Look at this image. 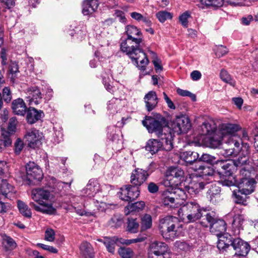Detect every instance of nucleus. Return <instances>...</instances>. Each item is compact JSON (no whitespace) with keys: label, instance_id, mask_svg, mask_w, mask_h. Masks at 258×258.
<instances>
[{"label":"nucleus","instance_id":"nucleus-24","mask_svg":"<svg viewBox=\"0 0 258 258\" xmlns=\"http://www.w3.org/2000/svg\"><path fill=\"white\" fill-rule=\"evenodd\" d=\"M25 93L26 98L31 105H38L42 98V94L37 87L34 86L27 88Z\"/></svg>","mask_w":258,"mask_h":258},{"label":"nucleus","instance_id":"nucleus-56","mask_svg":"<svg viewBox=\"0 0 258 258\" xmlns=\"http://www.w3.org/2000/svg\"><path fill=\"white\" fill-rule=\"evenodd\" d=\"M122 224V221L121 219L117 216H113L108 221V225L114 228H117L120 226Z\"/></svg>","mask_w":258,"mask_h":258},{"label":"nucleus","instance_id":"nucleus-18","mask_svg":"<svg viewBox=\"0 0 258 258\" xmlns=\"http://www.w3.org/2000/svg\"><path fill=\"white\" fill-rule=\"evenodd\" d=\"M26 178L31 184L33 180L40 181L43 177L41 168L34 162H30L26 165Z\"/></svg>","mask_w":258,"mask_h":258},{"label":"nucleus","instance_id":"nucleus-11","mask_svg":"<svg viewBox=\"0 0 258 258\" xmlns=\"http://www.w3.org/2000/svg\"><path fill=\"white\" fill-rule=\"evenodd\" d=\"M104 186H101L97 181L90 180L86 186L82 190V195L92 198L91 201L93 204H98L99 200L105 196V193L103 191Z\"/></svg>","mask_w":258,"mask_h":258},{"label":"nucleus","instance_id":"nucleus-45","mask_svg":"<svg viewBox=\"0 0 258 258\" xmlns=\"http://www.w3.org/2000/svg\"><path fill=\"white\" fill-rule=\"evenodd\" d=\"M226 0H200L201 5L204 6H212L213 7L219 8L222 7Z\"/></svg>","mask_w":258,"mask_h":258},{"label":"nucleus","instance_id":"nucleus-59","mask_svg":"<svg viewBox=\"0 0 258 258\" xmlns=\"http://www.w3.org/2000/svg\"><path fill=\"white\" fill-rule=\"evenodd\" d=\"M176 91L180 96L183 97L188 96L189 97L192 101H195L196 100V95L188 91L178 88Z\"/></svg>","mask_w":258,"mask_h":258},{"label":"nucleus","instance_id":"nucleus-12","mask_svg":"<svg viewBox=\"0 0 258 258\" xmlns=\"http://www.w3.org/2000/svg\"><path fill=\"white\" fill-rule=\"evenodd\" d=\"M184 180V173L178 167H170L166 172L162 184L166 187H176Z\"/></svg>","mask_w":258,"mask_h":258},{"label":"nucleus","instance_id":"nucleus-30","mask_svg":"<svg viewBox=\"0 0 258 258\" xmlns=\"http://www.w3.org/2000/svg\"><path fill=\"white\" fill-rule=\"evenodd\" d=\"M12 108L15 114L24 116L26 112L27 107L24 100L19 98L13 101Z\"/></svg>","mask_w":258,"mask_h":258},{"label":"nucleus","instance_id":"nucleus-31","mask_svg":"<svg viewBox=\"0 0 258 258\" xmlns=\"http://www.w3.org/2000/svg\"><path fill=\"white\" fill-rule=\"evenodd\" d=\"M207 186V187L209 188L207 193L208 198L212 203H216L217 200L220 197L221 189L220 187L217 185L216 184L213 183L211 184L209 183Z\"/></svg>","mask_w":258,"mask_h":258},{"label":"nucleus","instance_id":"nucleus-38","mask_svg":"<svg viewBox=\"0 0 258 258\" xmlns=\"http://www.w3.org/2000/svg\"><path fill=\"white\" fill-rule=\"evenodd\" d=\"M0 190L2 195L6 198H11V195L15 193L14 186L9 184L6 180H3L2 181Z\"/></svg>","mask_w":258,"mask_h":258},{"label":"nucleus","instance_id":"nucleus-48","mask_svg":"<svg viewBox=\"0 0 258 258\" xmlns=\"http://www.w3.org/2000/svg\"><path fill=\"white\" fill-rule=\"evenodd\" d=\"M220 174H222L223 176H225V178L222 177L221 178L220 183L223 186H226L228 187H230L231 186H233L234 185V182L231 179L232 175H226L225 173H224V170L222 169V171H219Z\"/></svg>","mask_w":258,"mask_h":258},{"label":"nucleus","instance_id":"nucleus-29","mask_svg":"<svg viewBox=\"0 0 258 258\" xmlns=\"http://www.w3.org/2000/svg\"><path fill=\"white\" fill-rule=\"evenodd\" d=\"M241 128L240 126L235 123H222L219 130L224 137L233 136L232 135L238 131Z\"/></svg>","mask_w":258,"mask_h":258},{"label":"nucleus","instance_id":"nucleus-8","mask_svg":"<svg viewBox=\"0 0 258 258\" xmlns=\"http://www.w3.org/2000/svg\"><path fill=\"white\" fill-rule=\"evenodd\" d=\"M179 223L177 218L168 216L160 220L159 228L163 238L166 239H173L178 235L177 228Z\"/></svg>","mask_w":258,"mask_h":258},{"label":"nucleus","instance_id":"nucleus-54","mask_svg":"<svg viewBox=\"0 0 258 258\" xmlns=\"http://www.w3.org/2000/svg\"><path fill=\"white\" fill-rule=\"evenodd\" d=\"M156 17L160 22L163 23L167 19L172 18L171 14L166 11H160L156 14Z\"/></svg>","mask_w":258,"mask_h":258},{"label":"nucleus","instance_id":"nucleus-50","mask_svg":"<svg viewBox=\"0 0 258 258\" xmlns=\"http://www.w3.org/2000/svg\"><path fill=\"white\" fill-rule=\"evenodd\" d=\"M12 134L6 130H2L1 132L2 141H3L5 147H9L11 145L12 141L11 136Z\"/></svg>","mask_w":258,"mask_h":258},{"label":"nucleus","instance_id":"nucleus-39","mask_svg":"<svg viewBox=\"0 0 258 258\" xmlns=\"http://www.w3.org/2000/svg\"><path fill=\"white\" fill-rule=\"evenodd\" d=\"M145 206V204L143 201H139L132 204H128L125 208V214L128 215L131 213L142 210L144 208Z\"/></svg>","mask_w":258,"mask_h":258},{"label":"nucleus","instance_id":"nucleus-1","mask_svg":"<svg viewBox=\"0 0 258 258\" xmlns=\"http://www.w3.org/2000/svg\"><path fill=\"white\" fill-rule=\"evenodd\" d=\"M52 195L50 191L44 188H35L32 190L31 198L36 202H30V206L33 208L36 211L47 214H53L56 212V209L53 207L52 204L43 201L48 200Z\"/></svg>","mask_w":258,"mask_h":258},{"label":"nucleus","instance_id":"nucleus-57","mask_svg":"<svg viewBox=\"0 0 258 258\" xmlns=\"http://www.w3.org/2000/svg\"><path fill=\"white\" fill-rule=\"evenodd\" d=\"M131 17L138 21H143L145 23L148 24L150 23V21L148 19L144 17L141 14L137 12H133L131 13Z\"/></svg>","mask_w":258,"mask_h":258},{"label":"nucleus","instance_id":"nucleus-43","mask_svg":"<svg viewBox=\"0 0 258 258\" xmlns=\"http://www.w3.org/2000/svg\"><path fill=\"white\" fill-rule=\"evenodd\" d=\"M141 231H145L150 229L152 225V217L149 214H145L141 219Z\"/></svg>","mask_w":258,"mask_h":258},{"label":"nucleus","instance_id":"nucleus-49","mask_svg":"<svg viewBox=\"0 0 258 258\" xmlns=\"http://www.w3.org/2000/svg\"><path fill=\"white\" fill-rule=\"evenodd\" d=\"M9 71L10 73L9 77L11 81L14 82L15 80L17 74L19 72V68L18 64L15 61H11L9 66Z\"/></svg>","mask_w":258,"mask_h":258},{"label":"nucleus","instance_id":"nucleus-52","mask_svg":"<svg viewBox=\"0 0 258 258\" xmlns=\"http://www.w3.org/2000/svg\"><path fill=\"white\" fill-rule=\"evenodd\" d=\"M221 79L225 82L229 84L232 86L235 85V81L231 78L230 75L225 70H222L220 73Z\"/></svg>","mask_w":258,"mask_h":258},{"label":"nucleus","instance_id":"nucleus-20","mask_svg":"<svg viewBox=\"0 0 258 258\" xmlns=\"http://www.w3.org/2000/svg\"><path fill=\"white\" fill-rule=\"evenodd\" d=\"M101 199L99 200L98 204H93L94 206L96 207V209H93L91 210H85L84 209H82L79 206L74 207V209L75 210V212L79 215L83 216H85L86 217H90V216H95L96 214V211H100L101 212L104 211L109 208V206H110V204H107L105 202H103L101 201Z\"/></svg>","mask_w":258,"mask_h":258},{"label":"nucleus","instance_id":"nucleus-2","mask_svg":"<svg viewBox=\"0 0 258 258\" xmlns=\"http://www.w3.org/2000/svg\"><path fill=\"white\" fill-rule=\"evenodd\" d=\"M231 245L235 251V255L239 257H245L248 253L250 247L249 244L239 238L233 239L229 234H226L221 237L217 242V248L220 251H224Z\"/></svg>","mask_w":258,"mask_h":258},{"label":"nucleus","instance_id":"nucleus-47","mask_svg":"<svg viewBox=\"0 0 258 258\" xmlns=\"http://www.w3.org/2000/svg\"><path fill=\"white\" fill-rule=\"evenodd\" d=\"M253 171V169L252 166L250 164H246L240 170V178H253L251 177V174Z\"/></svg>","mask_w":258,"mask_h":258},{"label":"nucleus","instance_id":"nucleus-17","mask_svg":"<svg viewBox=\"0 0 258 258\" xmlns=\"http://www.w3.org/2000/svg\"><path fill=\"white\" fill-rule=\"evenodd\" d=\"M42 137V134L38 130L31 128L26 132L24 139L29 147L35 149L41 144V140Z\"/></svg>","mask_w":258,"mask_h":258},{"label":"nucleus","instance_id":"nucleus-26","mask_svg":"<svg viewBox=\"0 0 258 258\" xmlns=\"http://www.w3.org/2000/svg\"><path fill=\"white\" fill-rule=\"evenodd\" d=\"M210 181L205 182L202 178L192 179L189 183L188 185L186 186L187 191L190 194H197L203 189L205 186H207Z\"/></svg>","mask_w":258,"mask_h":258},{"label":"nucleus","instance_id":"nucleus-63","mask_svg":"<svg viewBox=\"0 0 258 258\" xmlns=\"http://www.w3.org/2000/svg\"><path fill=\"white\" fill-rule=\"evenodd\" d=\"M227 52L228 49L223 45H219L217 46L216 49H215V54L216 56L218 57L223 56Z\"/></svg>","mask_w":258,"mask_h":258},{"label":"nucleus","instance_id":"nucleus-3","mask_svg":"<svg viewBox=\"0 0 258 258\" xmlns=\"http://www.w3.org/2000/svg\"><path fill=\"white\" fill-rule=\"evenodd\" d=\"M202 134L205 135L203 142L208 147L218 148L222 143V140L225 142L228 137H224L219 130L217 128L214 122H205L201 126Z\"/></svg>","mask_w":258,"mask_h":258},{"label":"nucleus","instance_id":"nucleus-40","mask_svg":"<svg viewBox=\"0 0 258 258\" xmlns=\"http://www.w3.org/2000/svg\"><path fill=\"white\" fill-rule=\"evenodd\" d=\"M3 244L5 250L7 251H12L17 246L15 240L7 235L3 236Z\"/></svg>","mask_w":258,"mask_h":258},{"label":"nucleus","instance_id":"nucleus-62","mask_svg":"<svg viewBox=\"0 0 258 258\" xmlns=\"http://www.w3.org/2000/svg\"><path fill=\"white\" fill-rule=\"evenodd\" d=\"M55 239V232L51 228H47L45 232V239L52 242Z\"/></svg>","mask_w":258,"mask_h":258},{"label":"nucleus","instance_id":"nucleus-5","mask_svg":"<svg viewBox=\"0 0 258 258\" xmlns=\"http://www.w3.org/2000/svg\"><path fill=\"white\" fill-rule=\"evenodd\" d=\"M157 137L159 140L151 139L148 141L145 146L146 151L153 155L161 150L169 151L173 149V136L170 132Z\"/></svg>","mask_w":258,"mask_h":258},{"label":"nucleus","instance_id":"nucleus-55","mask_svg":"<svg viewBox=\"0 0 258 258\" xmlns=\"http://www.w3.org/2000/svg\"><path fill=\"white\" fill-rule=\"evenodd\" d=\"M2 97L6 103H9L12 99V92L9 87H5L3 89Z\"/></svg>","mask_w":258,"mask_h":258},{"label":"nucleus","instance_id":"nucleus-42","mask_svg":"<svg viewBox=\"0 0 258 258\" xmlns=\"http://www.w3.org/2000/svg\"><path fill=\"white\" fill-rule=\"evenodd\" d=\"M17 206L20 213L26 218H30L32 216V213L30 209L23 201H17Z\"/></svg>","mask_w":258,"mask_h":258},{"label":"nucleus","instance_id":"nucleus-61","mask_svg":"<svg viewBox=\"0 0 258 258\" xmlns=\"http://www.w3.org/2000/svg\"><path fill=\"white\" fill-rule=\"evenodd\" d=\"M150 53L153 54V56L154 57V59L152 61L156 71L157 72H161L162 70V67L161 65V61L157 58L156 54L153 51H151Z\"/></svg>","mask_w":258,"mask_h":258},{"label":"nucleus","instance_id":"nucleus-28","mask_svg":"<svg viewBox=\"0 0 258 258\" xmlns=\"http://www.w3.org/2000/svg\"><path fill=\"white\" fill-rule=\"evenodd\" d=\"M44 116V113L42 110H37L32 107H30L26 112V120L29 124L36 122Z\"/></svg>","mask_w":258,"mask_h":258},{"label":"nucleus","instance_id":"nucleus-44","mask_svg":"<svg viewBox=\"0 0 258 258\" xmlns=\"http://www.w3.org/2000/svg\"><path fill=\"white\" fill-rule=\"evenodd\" d=\"M117 239L115 237H106L103 240V243L105 245L108 252L113 253L114 252L115 246Z\"/></svg>","mask_w":258,"mask_h":258},{"label":"nucleus","instance_id":"nucleus-35","mask_svg":"<svg viewBox=\"0 0 258 258\" xmlns=\"http://www.w3.org/2000/svg\"><path fill=\"white\" fill-rule=\"evenodd\" d=\"M122 106L123 104L120 99L113 98L109 101L107 104V110L110 114H114L115 112H117Z\"/></svg>","mask_w":258,"mask_h":258},{"label":"nucleus","instance_id":"nucleus-23","mask_svg":"<svg viewBox=\"0 0 258 258\" xmlns=\"http://www.w3.org/2000/svg\"><path fill=\"white\" fill-rule=\"evenodd\" d=\"M233 212L235 214L232 222V228L235 235H238L240 233L241 229H243V223L244 221V216L240 214L241 213V208L240 206H235L233 209Z\"/></svg>","mask_w":258,"mask_h":258},{"label":"nucleus","instance_id":"nucleus-60","mask_svg":"<svg viewBox=\"0 0 258 258\" xmlns=\"http://www.w3.org/2000/svg\"><path fill=\"white\" fill-rule=\"evenodd\" d=\"M17 122L18 121L16 117H11L9 120L8 131L11 134L15 133Z\"/></svg>","mask_w":258,"mask_h":258},{"label":"nucleus","instance_id":"nucleus-32","mask_svg":"<svg viewBox=\"0 0 258 258\" xmlns=\"http://www.w3.org/2000/svg\"><path fill=\"white\" fill-rule=\"evenodd\" d=\"M80 254L83 258H94L95 252L91 244L83 241L80 246Z\"/></svg>","mask_w":258,"mask_h":258},{"label":"nucleus","instance_id":"nucleus-4","mask_svg":"<svg viewBox=\"0 0 258 258\" xmlns=\"http://www.w3.org/2000/svg\"><path fill=\"white\" fill-rule=\"evenodd\" d=\"M206 211L196 201H190L183 205L178 210L180 219L185 223L194 222L200 219Z\"/></svg>","mask_w":258,"mask_h":258},{"label":"nucleus","instance_id":"nucleus-16","mask_svg":"<svg viewBox=\"0 0 258 258\" xmlns=\"http://www.w3.org/2000/svg\"><path fill=\"white\" fill-rule=\"evenodd\" d=\"M190 126L189 118L184 115L177 116L171 123L173 131L178 135L187 133Z\"/></svg>","mask_w":258,"mask_h":258},{"label":"nucleus","instance_id":"nucleus-21","mask_svg":"<svg viewBox=\"0 0 258 258\" xmlns=\"http://www.w3.org/2000/svg\"><path fill=\"white\" fill-rule=\"evenodd\" d=\"M149 175L147 171L145 170L135 169L131 174V182L133 185L139 187L147 180Z\"/></svg>","mask_w":258,"mask_h":258},{"label":"nucleus","instance_id":"nucleus-9","mask_svg":"<svg viewBox=\"0 0 258 258\" xmlns=\"http://www.w3.org/2000/svg\"><path fill=\"white\" fill-rule=\"evenodd\" d=\"M166 120L164 117L159 115L155 117L146 116L142 121L143 125L146 127L149 133H155L157 136L165 134L167 132L164 130L163 132V127L165 124Z\"/></svg>","mask_w":258,"mask_h":258},{"label":"nucleus","instance_id":"nucleus-14","mask_svg":"<svg viewBox=\"0 0 258 258\" xmlns=\"http://www.w3.org/2000/svg\"><path fill=\"white\" fill-rule=\"evenodd\" d=\"M135 63L138 65L140 70L144 71L149 63L146 53L143 51L142 46L125 52Z\"/></svg>","mask_w":258,"mask_h":258},{"label":"nucleus","instance_id":"nucleus-7","mask_svg":"<svg viewBox=\"0 0 258 258\" xmlns=\"http://www.w3.org/2000/svg\"><path fill=\"white\" fill-rule=\"evenodd\" d=\"M200 223L203 227H210V232L218 237V242L220 241L221 237L228 234L225 233L226 222L223 220L217 219L213 213H207Z\"/></svg>","mask_w":258,"mask_h":258},{"label":"nucleus","instance_id":"nucleus-27","mask_svg":"<svg viewBox=\"0 0 258 258\" xmlns=\"http://www.w3.org/2000/svg\"><path fill=\"white\" fill-rule=\"evenodd\" d=\"M158 100L159 99L155 91H149L144 97L146 109L148 112L154 110L157 106Z\"/></svg>","mask_w":258,"mask_h":258},{"label":"nucleus","instance_id":"nucleus-53","mask_svg":"<svg viewBox=\"0 0 258 258\" xmlns=\"http://www.w3.org/2000/svg\"><path fill=\"white\" fill-rule=\"evenodd\" d=\"M118 253L122 258H131L133 256V251L130 248H120Z\"/></svg>","mask_w":258,"mask_h":258},{"label":"nucleus","instance_id":"nucleus-19","mask_svg":"<svg viewBox=\"0 0 258 258\" xmlns=\"http://www.w3.org/2000/svg\"><path fill=\"white\" fill-rule=\"evenodd\" d=\"M225 143L230 147L222 151L221 154L225 157L235 156L241 148V140H237L235 136H228Z\"/></svg>","mask_w":258,"mask_h":258},{"label":"nucleus","instance_id":"nucleus-10","mask_svg":"<svg viewBox=\"0 0 258 258\" xmlns=\"http://www.w3.org/2000/svg\"><path fill=\"white\" fill-rule=\"evenodd\" d=\"M248 154V151L246 150L245 153L244 154L242 152L234 160H224L222 162V169L224 170V173L226 175H230L233 174L235 168H241L245 166L246 164H249Z\"/></svg>","mask_w":258,"mask_h":258},{"label":"nucleus","instance_id":"nucleus-36","mask_svg":"<svg viewBox=\"0 0 258 258\" xmlns=\"http://www.w3.org/2000/svg\"><path fill=\"white\" fill-rule=\"evenodd\" d=\"M199 157L197 152L190 151L183 152L180 155L181 159L189 164H191L195 161L198 162Z\"/></svg>","mask_w":258,"mask_h":258},{"label":"nucleus","instance_id":"nucleus-58","mask_svg":"<svg viewBox=\"0 0 258 258\" xmlns=\"http://www.w3.org/2000/svg\"><path fill=\"white\" fill-rule=\"evenodd\" d=\"M190 17V13L186 11L181 14L179 18V20L181 25L184 27H187L188 19Z\"/></svg>","mask_w":258,"mask_h":258},{"label":"nucleus","instance_id":"nucleus-13","mask_svg":"<svg viewBox=\"0 0 258 258\" xmlns=\"http://www.w3.org/2000/svg\"><path fill=\"white\" fill-rule=\"evenodd\" d=\"M185 197L184 190L179 188H175L172 189V191H165L164 193V198L163 199V203L165 206H169L171 208L177 207L179 204V199L184 200Z\"/></svg>","mask_w":258,"mask_h":258},{"label":"nucleus","instance_id":"nucleus-6","mask_svg":"<svg viewBox=\"0 0 258 258\" xmlns=\"http://www.w3.org/2000/svg\"><path fill=\"white\" fill-rule=\"evenodd\" d=\"M125 30L127 37L120 43V49L123 52L140 47L143 40L142 32L136 26L128 25Z\"/></svg>","mask_w":258,"mask_h":258},{"label":"nucleus","instance_id":"nucleus-51","mask_svg":"<svg viewBox=\"0 0 258 258\" xmlns=\"http://www.w3.org/2000/svg\"><path fill=\"white\" fill-rule=\"evenodd\" d=\"M51 182L53 184L52 185L53 188H56L58 191H61L64 187H70L71 182L70 183L64 182L62 181H57L55 178H51Z\"/></svg>","mask_w":258,"mask_h":258},{"label":"nucleus","instance_id":"nucleus-64","mask_svg":"<svg viewBox=\"0 0 258 258\" xmlns=\"http://www.w3.org/2000/svg\"><path fill=\"white\" fill-rule=\"evenodd\" d=\"M15 147V152L17 154H19L21 151L22 150L24 144L23 141L19 138L17 139L14 144Z\"/></svg>","mask_w":258,"mask_h":258},{"label":"nucleus","instance_id":"nucleus-34","mask_svg":"<svg viewBox=\"0 0 258 258\" xmlns=\"http://www.w3.org/2000/svg\"><path fill=\"white\" fill-rule=\"evenodd\" d=\"M200 176L202 177L203 180L204 178L208 177V179L210 180L214 175V171L211 166H205L199 164V168L197 169Z\"/></svg>","mask_w":258,"mask_h":258},{"label":"nucleus","instance_id":"nucleus-41","mask_svg":"<svg viewBox=\"0 0 258 258\" xmlns=\"http://www.w3.org/2000/svg\"><path fill=\"white\" fill-rule=\"evenodd\" d=\"M201 161L209 163L211 164H216L222 167V164H221V162L224 161V160H216V158L214 156L208 154H204L200 158H198V163H199Z\"/></svg>","mask_w":258,"mask_h":258},{"label":"nucleus","instance_id":"nucleus-33","mask_svg":"<svg viewBox=\"0 0 258 258\" xmlns=\"http://www.w3.org/2000/svg\"><path fill=\"white\" fill-rule=\"evenodd\" d=\"M98 4L94 0H85L82 5V13L84 15L93 13L98 8Z\"/></svg>","mask_w":258,"mask_h":258},{"label":"nucleus","instance_id":"nucleus-37","mask_svg":"<svg viewBox=\"0 0 258 258\" xmlns=\"http://www.w3.org/2000/svg\"><path fill=\"white\" fill-rule=\"evenodd\" d=\"M248 195L238 189L234 190L233 191L234 202L241 205L246 206L247 205L246 201L248 198Z\"/></svg>","mask_w":258,"mask_h":258},{"label":"nucleus","instance_id":"nucleus-25","mask_svg":"<svg viewBox=\"0 0 258 258\" xmlns=\"http://www.w3.org/2000/svg\"><path fill=\"white\" fill-rule=\"evenodd\" d=\"M255 184V181L253 178H239L237 188L245 194L250 195L254 190Z\"/></svg>","mask_w":258,"mask_h":258},{"label":"nucleus","instance_id":"nucleus-46","mask_svg":"<svg viewBox=\"0 0 258 258\" xmlns=\"http://www.w3.org/2000/svg\"><path fill=\"white\" fill-rule=\"evenodd\" d=\"M139 228V223L137 219L128 218L127 226V230L128 232L133 233H137Z\"/></svg>","mask_w":258,"mask_h":258},{"label":"nucleus","instance_id":"nucleus-15","mask_svg":"<svg viewBox=\"0 0 258 258\" xmlns=\"http://www.w3.org/2000/svg\"><path fill=\"white\" fill-rule=\"evenodd\" d=\"M139 187L134 185H126L120 188L117 193L118 197L122 201L132 202L140 195Z\"/></svg>","mask_w":258,"mask_h":258},{"label":"nucleus","instance_id":"nucleus-22","mask_svg":"<svg viewBox=\"0 0 258 258\" xmlns=\"http://www.w3.org/2000/svg\"><path fill=\"white\" fill-rule=\"evenodd\" d=\"M170 253L168 245L162 242L155 241L150 245L149 255H168Z\"/></svg>","mask_w":258,"mask_h":258}]
</instances>
